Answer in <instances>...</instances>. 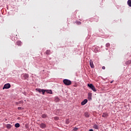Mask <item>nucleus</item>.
Instances as JSON below:
<instances>
[{
    "label": "nucleus",
    "mask_w": 131,
    "mask_h": 131,
    "mask_svg": "<svg viewBox=\"0 0 131 131\" xmlns=\"http://www.w3.org/2000/svg\"><path fill=\"white\" fill-rule=\"evenodd\" d=\"M36 91H37V92H38L40 94L42 93V95H45V93H46V92L47 93V94H53L52 90L36 89Z\"/></svg>",
    "instance_id": "obj_1"
},
{
    "label": "nucleus",
    "mask_w": 131,
    "mask_h": 131,
    "mask_svg": "<svg viewBox=\"0 0 131 131\" xmlns=\"http://www.w3.org/2000/svg\"><path fill=\"white\" fill-rule=\"evenodd\" d=\"M63 82L66 85H70L72 83L71 80L67 79H64Z\"/></svg>",
    "instance_id": "obj_2"
},
{
    "label": "nucleus",
    "mask_w": 131,
    "mask_h": 131,
    "mask_svg": "<svg viewBox=\"0 0 131 131\" xmlns=\"http://www.w3.org/2000/svg\"><path fill=\"white\" fill-rule=\"evenodd\" d=\"M88 86L93 91V92H97V90H96V88L93 84H88Z\"/></svg>",
    "instance_id": "obj_3"
},
{
    "label": "nucleus",
    "mask_w": 131,
    "mask_h": 131,
    "mask_svg": "<svg viewBox=\"0 0 131 131\" xmlns=\"http://www.w3.org/2000/svg\"><path fill=\"white\" fill-rule=\"evenodd\" d=\"M10 88H11V84H10V83H7L4 85L3 90H5V89H10Z\"/></svg>",
    "instance_id": "obj_4"
},
{
    "label": "nucleus",
    "mask_w": 131,
    "mask_h": 131,
    "mask_svg": "<svg viewBox=\"0 0 131 131\" xmlns=\"http://www.w3.org/2000/svg\"><path fill=\"white\" fill-rule=\"evenodd\" d=\"M88 103V99H84L83 101L81 102V105L82 106L85 105L86 103Z\"/></svg>",
    "instance_id": "obj_5"
},
{
    "label": "nucleus",
    "mask_w": 131,
    "mask_h": 131,
    "mask_svg": "<svg viewBox=\"0 0 131 131\" xmlns=\"http://www.w3.org/2000/svg\"><path fill=\"white\" fill-rule=\"evenodd\" d=\"M90 64L91 68H94L95 67V66L94 65V62H93V60H90Z\"/></svg>",
    "instance_id": "obj_6"
},
{
    "label": "nucleus",
    "mask_w": 131,
    "mask_h": 131,
    "mask_svg": "<svg viewBox=\"0 0 131 131\" xmlns=\"http://www.w3.org/2000/svg\"><path fill=\"white\" fill-rule=\"evenodd\" d=\"M46 124L42 123L40 124V127H41V128H46Z\"/></svg>",
    "instance_id": "obj_7"
},
{
    "label": "nucleus",
    "mask_w": 131,
    "mask_h": 131,
    "mask_svg": "<svg viewBox=\"0 0 131 131\" xmlns=\"http://www.w3.org/2000/svg\"><path fill=\"white\" fill-rule=\"evenodd\" d=\"M107 116H108V114H107V113H103L102 114V117L106 118H107Z\"/></svg>",
    "instance_id": "obj_8"
},
{
    "label": "nucleus",
    "mask_w": 131,
    "mask_h": 131,
    "mask_svg": "<svg viewBox=\"0 0 131 131\" xmlns=\"http://www.w3.org/2000/svg\"><path fill=\"white\" fill-rule=\"evenodd\" d=\"M24 77L25 79H27V78H28V77H29V75H28V74H25L24 75Z\"/></svg>",
    "instance_id": "obj_9"
},
{
    "label": "nucleus",
    "mask_w": 131,
    "mask_h": 131,
    "mask_svg": "<svg viewBox=\"0 0 131 131\" xmlns=\"http://www.w3.org/2000/svg\"><path fill=\"white\" fill-rule=\"evenodd\" d=\"M88 99H89L90 100H92V93H88Z\"/></svg>",
    "instance_id": "obj_10"
},
{
    "label": "nucleus",
    "mask_w": 131,
    "mask_h": 131,
    "mask_svg": "<svg viewBox=\"0 0 131 131\" xmlns=\"http://www.w3.org/2000/svg\"><path fill=\"white\" fill-rule=\"evenodd\" d=\"M6 127H7V128L10 129L12 127V125L10 124H7L6 125Z\"/></svg>",
    "instance_id": "obj_11"
},
{
    "label": "nucleus",
    "mask_w": 131,
    "mask_h": 131,
    "mask_svg": "<svg viewBox=\"0 0 131 131\" xmlns=\"http://www.w3.org/2000/svg\"><path fill=\"white\" fill-rule=\"evenodd\" d=\"M22 43V42H21V41H17L16 42V45H17V46H21Z\"/></svg>",
    "instance_id": "obj_12"
},
{
    "label": "nucleus",
    "mask_w": 131,
    "mask_h": 131,
    "mask_svg": "<svg viewBox=\"0 0 131 131\" xmlns=\"http://www.w3.org/2000/svg\"><path fill=\"white\" fill-rule=\"evenodd\" d=\"M15 127H20V124H19L18 123H17L15 124Z\"/></svg>",
    "instance_id": "obj_13"
},
{
    "label": "nucleus",
    "mask_w": 131,
    "mask_h": 131,
    "mask_svg": "<svg viewBox=\"0 0 131 131\" xmlns=\"http://www.w3.org/2000/svg\"><path fill=\"white\" fill-rule=\"evenodd\" d=\"M127 4L129 7H131V0H128Z\"/></svg>",
    "instance_id": "obj_14"
},
{
    "label": "nucleus",
    "mask_w": 131,
    "mask_h": 131,
    "mask_svg": "<svg viewBox=\"0 0 131 131\" xmlns=\"http://www.w3.org/2000/svg\"><path fill=\"white\" fill-rule=\"evenodd\" d=\"M93 128H95V129H98L99 128V126L95 124L93 126Z\"/></svg>",
    "instance_id": "obj_15"
},
{
    "label": "nucleus",
    "mask_w": 131,
    "mask_h": 131,
    "mask_svg": "<svg viewBox=\"0 0 131 131\" xmlns=\"http://www.w3.org/2000/svg\"><path fill=\"white\" fill-rule=\"evenodd\" d=\"M55 102H59V101H60V99H59V98L58 97H56L55 99Z\"/></svg>",
    "instance_id": "obj_16"
},
{
    "label": "nucleus",
    "mask_w": 131,
    "mask_h": 131,
    "mask_svg": "<svg viewBox=\"0 0 131 131\" xmlns=\"http://www.w3.org/2000/svg\"><path fill=\"white\" fill-rule=\"evenodd\" d=\"M50 53H51V51H50V50H47L46 51V54L47 55H50Z\"/></svg>",
    "instance_id": "obj_17"
},
{
    "label": "nucleus",
    "mask_w": 131,
    "mask_h": 131,
    "mask_svg": "<svg viewBox=\"0 0 131 131\" xmlns=\"http://www.w3.org/2000/svg\"><path fill=\"white\" fill-rule=\"evenodd\" d=\"M131 63V60H128V61L126 62L125 64L126 65H128L129 64H130Z\"/></svg>",
    "instance_id": "obj_18"
},
{
    "label": "nucleus",
    "mask_w": 131,
    "mask_h": 131,
    "mask_svg": "<svg viewBox=\"0 0 131 131\" xmlns=\"http://www.w3.org/2000/svg\"><path fill=\"white\" fill-rule=\"evenodd\" d=\"M41 117L42 118H46V117H47V115L42 114Z\"/></svg>",
    "instance_id": "obj_19"
},
{
    "label": "nucleus",
    "mask_w": 131,
    "mask_h": 131,
    "mask_svg": "<svg viewBox=\"0 0 131 131\" xmlns=\"http://www.w3.org/2000/svg\"><path fill=\"white\" fill-rule=\"evenodd\" d=\"M106 48H109V47H110V43H107L106 44Z\"/></svg>",
    "instance_id": "obj_20"
},
{
    "label": "nucleus",
    "mask_w": 131,
    "mask_h": 131,
    "mask_svg": "<svg viewBox=\"0 0 131 131\" xmlns=\"http://www.w3.org/2000/svg\"><path fill=\"white\" fill-rule=\"evenodd\" d=\"M78 129V128L77 127H75L73 129V131H77Z\"/></svg>",
    "instance_id": "obj_21"
},
{
    "label": "nucleus",
    "mask_w": 131,
    "mask_h": 131,
    "mask_svg": "<svg viewBox=\"0 0 131 131\" xmlns=\"http://www.w3.org/2000/svg\"><path fill=\"white\" fill-rule=\"evenodd\" d=\"M85 116L86 117H89V114H88V113H85Z\"/></svg>",
    "instance_id": "obj_22"
},
{
    "label": "nucleus",
    "mask_w": 131,
    "mask_h": 131,
    "mask_svg": "<svg viewBox=\"0 0 131 131\" xmlns=\"http://www.w3.org/2000/svg\"><path fill=\"white\" fill-rule=\"evenodd\" d=\"M77 24H78V25H80V24H81V22H80V21H77Z\"/></svg>",
    "instance_id": "obj_23"
},
{
    "label": "nucleus",
    "mask_w": 131,
    "mask_h": 131,
    "mask_svg": "<svg viewBox=\"0 0 131 131\" xmlns=\"http://www.w3.org/2000/svg\"><path fill=\"white\" fill-rule=\"evenodd\" d=\"M22 109H23V108H22V107H18V110H22Z\"/></svg>",
    "instance_id": "obj_24"
},
{
    "label": "nucleus",
    "mask_w": 131,
    "mask_h": 131,
    "mask_svg": "<svg viewBox=\"0 0 131 131\" xmlns=\"http://www.w3.org/2000/svg\"><path fill=\"white\" fill-rule=\"evenodd\" d=\"M54 119L55 120H58V119H59V118H58L57 117H54Z\"/></svg>",
    "instance_id": "obj_25"
},
{
    "label": "nucleus",
    "mask_w": 131,
    "mask_h": 131,
    "mask_svg": "<svg viewBox=\"0 0 131 131\" xmlns=\"http://www.w3.org/2000/svg\"><path fill=\"white\" fill-rule=\"evenodd\" d=\"M102 69H103V70H105V67L104 66L102 67Z\"/></svg>",
    "instance_id": "obj_26"
},
{
    "label": "nucleus",
    "mask_w": 131,
    "mask_h": 131,
    "mask_svg": "<svg viewBox=\"0 0 131 131\" xmlns=\"http://www.w3.org/2000/svg\"><path fill=\"white\" fill-rule=\"evenodd\" d=\"M89 131H94V130H93V129H90Z\"/></svg>",
    "instance_id": "obj_27"
},
{
    "label": "nucleus",
    "mask_w": 131,
    "mask_h": 131,
    "mask_svg": "<svg viewBox=\"0 0 131 131\" xmlns=\"http://www.w3.org/2000/svg\"><path fill=\"white\" fill-rule=\"evenodd\" d=\"M112 82H113V81H111V83H112Z\"/></svg>",
    "instance_id": "obj_28"
},
{
    "label": "nucleus",
    "mask_w": 131,
    "mask_h": 131,
    "mask_svg": "<svg viewBox=\"0 0 131 131\" xmlns=\"http://www.w3.org/2000/svg\"><path fill=\"white\" fill-rule=\"evenodd\" d=\"M20 103H22V101H20Z\"/></svg>",
    "instance_id": "obj_29"
},
{
    "label": "nucleus",
    "mask_w": 131,
    "mask_h": 131,
    "mask_svg": "<svg viewBox=\"0 0 131 131\" xmlns=\"http://www.w3.org/2000/svg\"><path fill=\"white\" fill-rule=\"evenodd\" d=\"M5 120L7 121V119H6Z\"/></svg>",
    "instance_id": "obj_30"
}]
</instances>
